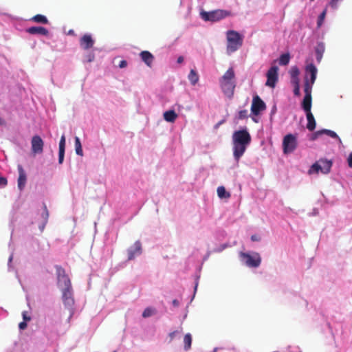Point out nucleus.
<instances>
[{"label":"nucleus","mask_w":352,"mask_h":352,"mask_svg":"<svg viewBox=\"0 0 352 352\" xmlns=\"http://www.w3.org/2000/svg\"><path fill=\"white\" fill-rule=\"evenodd\" d=\"M232 141L233 155L236 161L239 162L251 142V136L247 130H239L233 133Z\"/></svg>","instance_id":"obj_1"},{"label":"nucleus","mask_w":352,"mask_h":352,"mask_svg":"<svg viewBox=\"0 0 352 352\" xmlns=\"http://www.w3.org/2000/svg\"><path fill=\"white\" fill-rule=\"evenodd\" d=\"M220 87L223 94L229 98L234 95L235 83V73L232 67L229 68L219 79Z\"/></svg>","instance_id":"obj_2"},{"label":"nucleus","mask_w":352,"mask_h":352,"mask_svg":"<svg viewBox=\"0 0 352 352\" xmlns=\"http://www.w3.org/2000/svg\"><path fill=\"white\" fill-rule=\"evenodd\" d=\"M227 53L231 54L239 50L243 45V37L235 30H228L226 32Z\"/></svg>","instance_id":"obj_3"},{"label":"nucleus","mask_w":352,"mask_h":352,"mask_svg":"<svg viewBox=\"0 0 352 352\" xmlns=\"http://www.w3.org/2000/svg\"><path fill=\"white\" fill-rule=\"evenodd\" d=\"M231 15L230 12L224 10H216L211 12H202L201 18L206 21H218Z\"/></svg>","instance_id":"obj_4"},{"label":"nucleus","mask_w":352,"mask_h":352,"mask_svg":"<svg viewBox=\"0 0 352 352\" xmlns=\"http://www.w3.org/2000/svg\"><path fill=\"white\" fill-rule=\"evenodd\" d=\"M331 166V161L327 160H320L310 167L308 172L309 174H318L319 172H321L323 174H327L330 172Z\"/></svg>","instance_id":"obj_5"},{"label":"nucleus","mask_w":352,"mask_h":352,"mask_svg":"<svg viewBox=\"0 0 352 352\" xmlns=\"http://www.w3.org/2000/svg\"><path fill=\"white\" fill-rule=\"evenodd\" d=\"M311 90L312 88H311V85H309V80L306 76L304 83L305 96L302 102V108L306 113L311 111Z\"/></svg>","instance_id":"obj_6"},{"label":"nucleus","mask_w":352,"mask_h":352,"mask_svg":"<svg viewBox=\"0 0 352 352\" xmlns=\"http://www.w3.org/2000/svg\"><path fill=\"white\" fill-rule=\"evenodd\" d=\"M297 138L293 134L286 135L283 140V149L285 154L292 153L297 147Z\"/></svg>","instance_id":"obj_7"},{"label":"nucleus","mask_w":352,"mask_h":352,"mask_svg":"<svg viewBox=\"0 0 352 352\" xmlns=\"http://www.w3.org/2000/svg\"><path fill=\"white\" fill-rule=\"evenodd\" d=\"M240 256L244 260L245 265L250 267H258L261 263V258L256 252L252 254L241 252Z\"/></svg>","instance_id":"obj_8"},{"label":"nucleus","mask_w":352,"mask_h":352,"mask_svg":"<svg viewBox=\"0 0 352 352\" xmlns=\"http://www.w3.org/2000/svg\"><path fill=\"white\" fill-rule=\"evenodd\" d=\"M278 67L277 66H272L267 72V81L265 85L272 88H274L278 81Z\"/></svg>","instance_id":"obj_9"},{"label":"nucleus","mask_w":352,"mask_h":352,"mask_svg":"<svg viewBox=\"0 0 352 352\" xmlns=\"http://www.w3.org/2000/svg\"><path fill=\"white\" fill-rule=\"evenodd\" d=\"M265 109V103L261 100V98L257 95L254 96L251 106L252 113L254 116H258Z\"/></svg>","instance_id":"obj_10"},{"label":"nucleus","mask_w":352,"mask_h":352,"mask_svg":"<svg viewBox=\"0 0 352 352\" xmlns=\"http://www.w3.org/2000/svg\"><path fill=\"white\" fill-rule=\"evenodd\" d=\"M62 299L64 305L68 308H72L74 305V299L73 298L72 287L61 289Z\"/></svg>","instance_id":"obj_11"},{"label":"nucleus","mask_w":352,"mask_h":352,"mask_svg":"<svg viewBox=\"0 0 352 352\" xmlns=\"http://www.w3.org/2000/svg\"><path fill=\"white\" fill-rule=\"evenodd\" d=\"M32 151L34 154H41L43 153L44 142L39 135H34L31 140Z\"/></svg>","instance_id":"obj_12"},{"label":"nucleus","mask_w":352,"mask_h":352,"mask_svg":"<svg viewBox=\"0 0 352 352\" xmlns=\"http://www.w3.org/2000/svg\"><path fill=\"white\" fill-rule=\"evenodd\" d=\"M94 45V40L90 34H84L80 39V45L84 50L91 48Z\"/></svg>","instance_id":"obj_13"},{"label":"nucleus","mask_w":352,"mask_h":352,"mask_svg":"<svg viewBox=\"0 0 352 352\" xmlns=\"http://www.w3.org/2000/svg\"><path fill=\"white\" fill-rule=\"evenodd\" d=\"M142 253V245L139 241H137L133 244V246L128 250V259L132 260L136 255Z\"/></svg>","instance_id":"obj_14"},{"label":"nucleus","mask_w":352,"mask_h":352,"mask_svg":"<svg viewBox=\"0 0 352 352\" xmlns=\"http://www.w3.org/2000/svg\"><path fill=\"white\" fill-rule=\"evenodd\" d=\"M305 72L307 74H310V80H309V85H311V88H312V85L314 84L316 79L317 69L313 63H310L306 66Z\"/></svg>","instance_id":"obj_15"},{"label":"nucleus","mask_w":352,"mask_h":352,"mask_svg":"<svg viewBox=\"0 0 352 352\" xmlns=\"http://www.w3.org/2000/svg\"><path fill=\"white\" fill-rule=\"evenodd\" d=\"M19 178H18V188L22 190L26 184L27 177L25 170L21 165H18Z\"/></svg>","instance_id":"obj_16"},{"label":"nucleus","mask_w":352,"mask_h":352,"mask_svg":"<svg viewBox=\"0 0 352 352\" xmlns=\"http://www.w3.org/2000/svg\"><path fill=\"white\" fill-rule=\"evenodd\" d=\"M142 60L149 67H152L154 56L148 51H142L140 53Z\"/></svg>","instance_id":"obj_17"},{"label":"nucleus","mask_w":352,"mask_h":352,"mask_svg":"<svg viewBox=\"0 0 352 352\" xmlns=\"http://www.w3.org/2000/svg\"><path fill=\"white\" fill-rule=\"evenodd\" d=\"M27 32L30 34H40L47 36L49 34V31L44 27L36 26L31 27L27 30Z\"/></svg>","instance_id":"obj_18"},{"label":"nucleus","mask_w":352,"mask_h":352,"mask_svg":"<svg viewBox=\"0 0 352 352\" xmlns=\"http://www.w3.org/2000/svg\"><path fill=\"white\" fill-rule=\"evenodd\" d=\"M306 116L307 120V129L310 131H313L316 129V125L314 116L311 111L307 112Z\"/></svg>","instance_id":"obj_19"},{"label":"nucleus","mask_w":352,"mask_h":352,"mask_svg":"<svg viewBox=\"0 0 352 352\" xmlns=\"http://www.w3.org/2000/svg\"><path fill=\"white\" fill-rule=\"evenodd\" d=\"M57 284L58 287L61 289L65 287H71L72 283L68 275L61 277L57 280Z\"/></svg>","instance_id":"obj_20"},{"label":"nucleus","mask_w":352,"mask_h":352,"mask_svg":"<svg viewBox=\"0 0 352 352\" xmlns=\"http://www.w3.org/2000/svg\"><path fill=\"white\" fill-rule=\"evenodd\" d=\"M164 119L168 122H174L177 118V114L174 110L166 111L164 113Z\"/></svg>","instance_id":"obj_21"},{"label":"nucleus","mask_w":352,"mask_h":352,"mask_svg":"<svg viewBox=\"0 0 352 352\" xmlns=\"http://www.w3.org/2000/svg\"><path fill=\"white\" fill-rule=\"evenodd\" d=\"M325 47L322 43H319L317 44L316 47V60L318 62H320L322 58V55L324 52Z\"/></svg>","instance_id":"obj_22"},{"label":"nucleus","mask_w":352,"mask_h":352,"mask_svg":"<svg viewBox=\"0 0 352 352\" xmlns=\"http://www.w3.org/2000/svg\"><path fill=\"white\" fill-rule=\"evenodd\" d=\"M322 133H325V134L329 135L330 137H331L333 138H338V135L336 134V132H334L333 131H331V130H328V129H323V130L318 131L316 132L313 135L312 140H315L318 135H320V134H322Z\"/></svg>","instance_id":"obj_23"},{"label":"nucleus","mask_w":352,"mask_h":352,"mask_svg":"<svg viewBox=\"0 0 352 352\" xmlns=\"http://www.w3.org/2000/svg\"><path fill=\"white\" fill-rule=\"evenodd\" d=\"M188 78L190 80L191 85H195L199 80V76L195 69H191L188 76Z\"/></svg>","instance_id":"obj_24"},{"label":"nucleus","mask_w":352,"mask_h":352,"mask_svg":"<svg viewBox=\"0 0 352 352\" xmlns=\"http://www.w3.org/2000/svg\"><path fill=\"white\" fill-rule=\"evenodd\" d=\"M32 21L42 24L48 23V19L47 17L42 14H36L32 18Z\"/></svg>","instance_id":"obj_25"},{"label":"nucleus","mask_w":352,"mask_h":352,"mask_svg":"<svg viewBox=\"0 0 352 352\" xmlns=\"http://www.w3.org/2000/svg\"><path fill=\"white\" fill-rule=\"evenodd\" d=\"M184 350L188 351L191 348L192 336L190 333H186L184 338Z\"/></svg>","instance_id":"obj_26"},{"label":"nucleus","mask_w":352,"mask_h":352,"mask_svg":"<svg viewBox=\"0 0 352 352\" xmlns=\"http://www.w3.org/2000/svg\"><path fill=\"white\" fill-rule=\"evenodd\" d=\"M217 195L220 198H229L230 197V192L226 190L224 186H219L217 188Z\"/></svg>","instance_id":"obj_27"},{"label":"nucleus","mask_w":352,"mask_h":352,"mask_svg":"<svg viewBox=\"0 0 352 352\" xmlns=\"http://www.w3.org/2000/svg\"><path fill=\"white\" fill-rule=\"evenodd\" d=\"M75 150H76V153L77 155H78L80 156L83 155V151H82V148L81 142H80L79 138H78V137L75 138Z\"/></svg>","instance_id":"obj_28"},{"label":"nucleus","mask_w":352,"mask_h":352,"mask_svg":"<svg viewBox=\"0 0 352 352\" xmlns=\"http://www.w3.org/2000/svg\"><path fill=\"white\" fill-rule=\"evenodd\" d=\"M290 60V56L288 53L281 54L279 58V64L280 65H288Z\"/></svg>","instance_id":"obj_29"},{"label":"nucleus","mask_w":352,"mask_h":352,"mask_svg":"<svg viewBox=\"0 0 352 352\" xmlns=\"http://www.w3.org/2000/svg\"><path fill=\"white\" fill-rule=\"evenodd\" d=\"M55 269H56L57 280L61 277H64L65 276L67 275L66 274L65 269L63 267H62L60 265H56Z\"/></svg>","instance_id":"obj_30"},{"label":"nucleus","mask_w":352,"mask_h":352,"mask_svg":"<svg viewBox=\"0 0 352 352\" xmlns=\"http://www.w3.org/2000/svg\"><path fill=\"white\" fill-rule=\"evenodd\" d=\"M156 313V309L153 307H146L143 313H142V317L143 318H148L153 315H154Z\"/></svg>","instance_id":"obj_31"},{"label":"nucleus","mask_w":352,"mask_h":352,"mask_svg":"<svg viewBox=\"0 0 352 352\" xmlns=\"http://www.w3.org/2000/svg\"><path fill=\"white\" fill-rule=\"evenodd\" d=\"M290 75L292 78H298V76L300 74L299 69L296 66L292 67L290 69Z\"/></svg>","instance_id":"obj_32"},{"label":"nucleus","mask_w":352,"mask_h":352,"mask_svg":"<svg viewBox=\"0 0 352 352\" xmlns=\"http://www.w3.org/2000/svg\"><path fill=\"white\" fill-rule=\"evenodd\" d=\"M59 150H65V136L63 135L59 142Z\"/></svg>","instance_id":"obj_33"},{"label":"nucleus","mask_w":352,"mask_h":352,"mask_svg":"<svg viewBox=\"0 0 352 352\" xmlns=\"http://www.w3.org/2000/svg\"><path fill=\"white\" fill-rule=\"evenodd\" d=\"M326 13H327V10L325 9L324 10H323V12L320 14L319 17H318V26H320L323 20L325 18V16H326Z\"/></svg>","instance_id":"obj_34"},{"label":"nucleus","mask_w":352,"mask_h":352,"mask_svg":"<svg viewBox=\"0 0 352 352\" xmlns=\"http://www.w3.org/2000/svg\"><path fill=\"white\" fill-rule=\"evenodd\" d=\"M246 118H248V111L245 109L239 111L238 118L240 120H243Z\"/></svg>","instance_id":"obj_35"},{"label":"nucleus","mask_w":352,"mask_h":352,"mask_svg":"<svg viewBox=\"0 0 352 352\" xmlns=\"http://www.w3.org/2000/svg\"><path fill=\"white\" fill-rule=\"evenodd\" d=\"M65 156V150H59L58 151V163L61 164L63 162Z\"/></svg>","instance_id":"obj_36"},{"label":"nucleus","mask_w":352,"mask_h":352,"mask_svg":"<svg viewBox=\"0 0 352 352\" xmlns=\"http://www.w3.org/2000/svg\"><path fill=\"white\" fill-rule=\"evenodd\" d=\"M43 208H44V212H43L42 216H43V217L45 219V221L46 223L47 221L48 217H49V212H48L47 208L45 205H44Z\"/></svg>","instance_id":"obj_37"},{"label":"nucleus","mask_w":352,"mask_h":352,"mask_svg":"<svg viewBox=\"0 0 352 352\" xmlns=\"http://www.w3.org/2000/svg\"><path fill=\"white\" fill-rule=\"evenodd\" d=\"M22 316L25 322H28L31 320V317L28 314V312L25 311H23Z\"/></svg>","instance_id":"obj_38"},{"label":"nucleus","mask_w":352,"mask_h":352,"mask_svg":"<svg viewBox=\"0 0 352 352\" xmlns=\"http://www.w3.org/2000/svg\"><path fill=\"white\" fill-rule=\"evenodd\" d=\"M8 184L7 179L3 177H0V186L1 187H5Z\"/></svg>","instance_id":"obj_39"},{"label":"nucleus","mask_w":352,"mask_h":352,"mask_svg":"<svg viewBox=\"0 0 352 352\" xmlns=\"http://www.w3.org/2000/svg\"><path fill=\"white\" fill-rule=\"evenodd\" d=\"M94 58H95V56L94 54L91 53V54H89L87 56H86V60L89 63L90 62H92L94 60Z\"/></svg>","instance_id":"obj_40"},{"label":"nucleus","mask_w":352,"mask_h":352,"mask_svg":"<svg viewBox=\"0 0 352 352\" xmlns=\"http://www.w3.org/2000/svg\"><path fill=\"white\" fill-rule=\"evenodd\" d=\"M347 164L350 168H352V151L349 153L347 157Z\"/></svg>","instance_id":"obj_41"},{"label":"nucleus","mask_w":352,"mask_h":352,"mask_svg":"<svg viewBox=\"0 0 352 352\" xmlns=\"http://www.w3.org/2000/svg\"><path fill=\"white\" fill-rule=\"evenodd\" d=\"M27 322H25V321H23V322H21L19 324V328L21 330H23L27 328Z\"/></svg>","instance_id":"obj_42"},{"label":"nucleus","mask_w":352,"mask_h":352,"mask_svg":"<svg viewBox=\"0 0 352 352\" xmlns=\"http://www.w3.org/2000/svg\"><path fill=\"white\" fill-rule=\"evenodd\" d=\"M292 83L293 84L294 87H300L299 85V78H292Z\"/></svg>","instance_id":"obj_43"},{"label":"nucleus","mask_w":352,"mask_h":352,"mask_svg":"<svg viewBox=\"0 0 352 352\" xmlns=\"http://www.w3.org/2000/svg\"><path fill=\"white\" fill-rule=\"evenodd\" d=\"M127 66V62L124 60H122L119 63V67L124 68Z\"/></svg>","instance_id":"obj_44"},{"label":"nucleus","mask_w":352,"mask_h":352,"mask_svg":"<svg viewBox=\"0 0 352 352\" xmlns=\"http://www.w3.org/2000/svg\"><path fill=\"white\" fill-rule=\"evenodd\" d=\"M294 94L296 96H299L300 95V87H296L294 88Z\"/></svg>","instance_id":"obj_45"},{"label":"nucleus","mask_w":352,"mask_h":352,"mask_svg":"<svg viewBox=\"0 0 352 352\" xmlns=\"http://www.w3.org/2000/svg\"><path fill=\"white\" fill-rule=\"evenodd\" d=\"M177 333V331H175L170 332V333H169L168 336L170 337V342H171V341L174 339V338H175V335H176Z\"/></svg>","instance_id":"obj_46"},{"label":"nucleus","mask_w":352,"mask_h":352,"mask_svg":"<svg viewBox=\"0 0 352 352\" xmlns=\"http://www.w3.org/2000/svg\"><path fill=\"white\" fill-rule=\"evenodd\" d=\"M339 0H331L330 1V6L332 7V8H336L337 7V3L338 2Z\"/></svg>","instance_id":"obj_47"},{"label":"nucleus","mask_w":352,"mask_h":352,"mask_svg":"<svg viewBox=\"0 0 352 352\" xmlns=\"http://www.w3.org/2000/svg\"><path fill=\"white\" fill-rule=\"evenodd\" d=\"M251 239L253 241H258L260 240V237L258 236H257V235H252L251 236Z\"/></svg>","instance_id":"obj_48"},{"label":"nucleus","mask_w":352,"mask_h":352,"mask_svg":"<svg viewBox=\"0 0 352 352\" xmlns=\"http://www.w3.org/2000/svg\"><path fill=\"white\" fill-rule=\"evenodd\" d=\"M183 61H184V58H183V56H179V57H178V58H177V62L178 63H182Z\"/></svg>","instance_id":"obj_49"},{"label":"nucleus","mask_w":352,"mask_h":352,"mask_svg":"<svg viewBox=\"0 0 352 352\" xmlns=\"http://www.w3.org/2000/svg\"><path fill=\"white\" fill-rule=\"evenodd\" d=\"M5 124H6V122L3 119H1L0 118V125L3 126V125H5Z\"/></svg>","instance_id":"obj_50"},{"label":"nucleus","mask_w":352,"mask_h":352,"mask_svg":"<svg viewBox=\"0 0 352 352\" xmlns=\"http://www.w3.org/2000/svg\"><path fill=\"white\" fill-rule=\"evenodd\" d=\"M173 304L175 305V306H177L179 302L177 300H173Z\"/></svg>","instance_id":"obj_51"},{"label":"nucleus","mask_w":352,"mask_h":352,"mask_svg":"<svg viewBox=\"0 0 352 352\" xmlns=\"http://www.w3.org/2000/svg\"><path fill=\"white\" fill-rule=\"evenodd\" d=\"M221 123H222V122H219V123L217 124V126H216L217 127V126H218L219 125H220Z\"/></svg>","instance_id":"obj_52"},{"label":"nucleus","mask_w":352,"mask_h":352,"mask_svg":"<svg viewBox=\"0 0 352 352\" xmlns=\"http://www.w3.org/2000/svg\"><path fill=\"white\" fill-rule=\"evenodd\" d=\"M276 111V107H274L273 111Z\"/></svg>","instance_id":"obj_53"},{"label":"nucleus","mask_w":352,"mask_h":352,"mask_svg":"<svg viewBox=\"0 0 352 352\" xmlns=\"http://www.w3.org/2000/svg\"><path fill=\"white\" fill-rule=\"evenodd\" d=\"M311 1H314V0H310Z\"/></svg>","instance_id":"obj_54"}]
</instances>
